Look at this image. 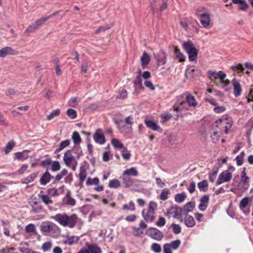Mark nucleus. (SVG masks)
<instances>
[{"instance_id": "1", "label": "nucleus", "mask_w": 253, "mask_h": 253, "mask_svg": "<svg viewBox=\"0 0 253 253\" xmlns=\"http://www.w3.org/2000/svg\"><path fill=\"white\" fill-rule=\"evenodd\" d=\"M51 218L64 227L73 228L77 223L78 217L75 214L68 215L66 213H58Z\"/></svg>"}, {"instance_id": "2", "label": "nucleus", "mask_w": 253, "mask_h": 253, "mask_svg": "<svg viewBox=\"0 0 253 253\" xmlns=\"http://www.w3.org/2000/svg\"><path fill=\"white\" fill-rule=\"evenodd\" d=\"M207 75L211 81L217 85L220 84L223 88L226 87L230 83V81L225 79L226 74L221 71L209 70Z\"/></svg>"}, {"instance_id": "3", "label": "nucleus", "mask_w": 253, "mask_h": 253, "mask_svg": "<svg viewBox=\"0 0 253 253\" xmlns=\"http://www.w3.org/2000/svg\"><path fill=\"white\" fill-rule=\"evenodd\" d=\"M232 118L228 116L224 115L215 122L216 126L219 127L220 133L228 134L229 130L233 125Z\"/></svg>"}, {"instance_id": "4", "label": "nucleus", "mask_w": 253, "mask_h": 253, "mask_svg": "<svg viewBox=\"0 0 253 253\" xmlns=\"http://www.w3.org/2000/svg\"><path fill=\"white\" fill-rule=\"evenodd\" d=\"M41 229L42 232H45L46 234L51 235L58 232L59 228L55 224L47 221L42 223Z\"/></svg>"}, {"instance_id": "5", "label": "nucleus", "mask_w": 253, "mask_h": 253, "mask_svg": "<svg viewBox=\"0 0 253 253\" xmlns=\"http://www.w3.org/2000/svg\"><path fill=\"white\" fill-rule=\"evenodd\" d=\"M185 97L186 100L182 101V102L186 103V107L195 108L197 105V103L194 97L191 94L186 92L181 96L177 97L178 100H180V98Z\"/></svg>"}, {"instance_id": "6", "label": "nucleus", "mask_w": 253, "mask_h": 253, "mask_svg": "<svg viewBox=\"0 0 253 253\" xmlns=\"http://www.w3.org/2000/svg\"><path fill=\"white\" fill-rule=\"evenodd\" d=\"M146 234L150 237L157 241H161L164 237L163 234L160 230L154 227L149 228L147 230Z\"/></svg>"}, {"instance_id": "7", "label": "nucleus", "mask_w": 253, "mask_h": 253, "mask_svg": "<svg viewBox=\"0 0 253 253\" xmlns=\"http://www.w3.org/2000/svg\"><path fill=\"white\" fill-rule=\"evenodd\" d=\"M232 177V173L228 170L222 172L218 176L216 184L220 185L224 182L229 181Z\"/></svg>"}, {"instance_id": "8", "label": "nucleus", "mask_w": 253, "mask_h": 253, "mask_svg": "<svg viewBox=\"0 0 253 253\" xmlns=\"http://www.w3.org/2000/svg\"><path fill=\"white\" fill-rule=\"evenodd\" d=\"M120 179H122L125 188H128L132 186L136 185L135 183V182L138 181L136 179H134L130 176L125 175L123 173L120 177Z\"/></svg>"}, {"instance_id": "9", "label": "nucleus", "mask_w": 253, "mask_h": 253, "mask_svg": "<svg viewBox=\"0 0 253 253\" xmlns=\"http://www.w3.org/2000/svg\"><path fill=\"white\" fill-rule=\"evenodd\" d=\"M18 52L10 46H5L0 49V57L4 58L7 55L17 54Z\"/></svg>"}, {"instance_id": "10", "label": "nucleus", "mask_w": 253, "mask_h": 253, "mask_svg": "<svg viewBox=\"0 0 253 253\" xmlns=\"http://www.w3.org/2000/svg\"><path fill=\"white\" fill-rule=\"evenodd\" d=\"M94 140L98 144L102 145L105 142V138L102 130L97 129L93 136Z\"/></svg>"}, {"instance_id": "11", "label": "nucleus", "mask_w": 253, "mask_h": 253, "mask_svg": "<svg viewBox=\"0 0 253 253\" xmlns=\"http://www.w3.org/2000/svg\"><path fill=\"white\" fill-rule=\"evenodd\" d=\"M63 161L67 167H70L72 163L77 161L74 155H72L70 151L67 150L64 154Z\"/></svg>"}, {"instance_id": "12", "label": "nucleus", "mask_w": 253, "mask_h": 253, "mask_svg": "<svg viewBox=\"0 0 253 253\" xmlns=\"http://www.w3.org/2000/svg\"><path fill=\"white\" fill-rule=\"evenodd\" d=\"M155 212L148 209H144L142 211V215L147 222H151L154 220Z\"/></svg>"}, {"instance_id": "13", "label": "nucleus", "mask_w": 253, "mask_h": 253, "mask_svg": "<svg viewBox=\"0 0 253 253\" xmlns=\"http://www.w3.org/2000/svg\"><path fill=\"white\" fill-rule=\"evenodd\" d=\"M200 18V21L203 27L208 28L211 24V12L203 14Z\"/></svg>"}, {"instance_id": "14", "label": "nucleus", "mask_w": 253, "mask_h": 253, "mask_svg": "<svg viewBox=\"0 0 253 253\" xmlns=\"http://www.w3.org/2000/svg\"><path fill=\"white\" fill-rule=\"evenodd\" d=\"M32 207V210L34 213H40L42 211L43 207L41 204L35 199H32L29 202Z\"/></svg>"}, {"instance_id": "15", "label": "nucleus", "mask_w": 253, "mask_h": 253, "mask_svg": "<svg viewBox=\"0 0 253 253\" xmlns=\"http://www.w3.org/2000/svg\"><path fill=\"white\" fill-rule=\"evenodd\" d=\"M209 202V196L207 195H205L201 197L200 199V203L199 205L198 208L201 211H205L208 207Z\"/></svg>"}, {"instance_id": "16", "label": "nucleus", "mask_w": 253, "mask_h": 253, "mask_svg": "<svg viewBox=\"0 0 253 253\" xmlns=\"http://www.w3.org/2000/svg\"><path fill=\"white\" fill-rule=\"evenodd\" d=\"M144 123L147 127L151 129L154 131H158L159 132L162 131V129L154 122L151 120H145Z\"/></svg>"}, {"instance_id": "17", "label": "nucleus", "mask_w": 253, "mask_h": 253, "mask_svg": "<svg viewBox=\"0 0 253 253\" xmlns=\"http://www.w3.org/2000/svg\"><path fill=\"white\" fill-rule=\"evenodd\" d=\"M232 83L234 88V95L235 97L239 96L242 92L241 86L240 83L235 79H233Z\"/></svg>"}, {"instance_id": "18", "label": "nucleus", "mask_w": 253, "mask_h": 253, "mask_svg": "<svg viewBox=\"0 0 253 253\" xmlns=\"http://www.w3.org/2000/svg\"><path fill=\"white\" fill-rule=\"evenodd\" d=\"M232 3L239 5V9L242 11H246L249 5L245 0H232Z\"/></svg>"}, {"instance_id": "19", "label": "nucleus", "mask_w": 253, "mask_h": 253, "mask_svg": "<svg viewBox=\"0 0 253 253\" xmlns=\"http://www.w3.org/2000/svg\"><path fill=\"white\" fill-rule=\"evenodd\" d=\"M68 150L70 151L72 155H74L76 159H79L83 155L82 149L79 146H75L73 149Z\"/></svg>"}, {"instance_id": "20", "label": "nucleus", "mask_w": 253, "mask_h": 253, "mask_svg": "<svg viewBox=\"0 0 253 253\" xmlns=\"http://www.w3.org/2000/svg\"><path fill=\"white\" fill-rule=\"evenodd\" d=\"M195 205L193 202H189L186 204L181 211V213L184 215H187L189 212L192 211L194 208Z\"/></svg>"}, {"instance_id": "21", "label": "nucleus", "mask_w": 253, "mask_h": 253, "mask_svg": "<svg viewBox=\"0 0 253 253\" xmlns=\"http://www.w3.org/2000/svg\"><path fill=\"white\" fill-rule=\"evenodd\" d=\"M52 177L50 173L46 170L41 176L40 178V183L42 185H45L47 183H48L50 180L51 178Z\"/></svg>"}, {"instance_id": "22", "label": "nucleus", "mask_w": 253, "mask_h": 253, "mask_svg": "<svg viewBox=\"0 0 253 253\" xmlns=\"http://www.w3.org/2000/svg\"><path fill=\"white\" fill-rule=\"evenodd\" d=\"M186 215L184 220L185 225L188 227H193L196 224L194 217L191 215Z\"/></svg>"}, {"instance_id": "23", "label": "nucleus", "mask_w": 253, "mask_h": 253, "mask_svg": "<svg viewBox=\"0 0 253 253\" xmlns=\"http://www.w3.org/2000/svg\"><path fill=\"white\" fill-rule=\"evenodd\" d=\"M79 240V238L78 236H68L63 241L65 244L68 245L69 246H72L75 244H77Z\"/></svg>"}, {"instance_id": "24", "label": "nucleus", "mask_w": 253, "mask_h": 253, "mask_svg": "<svg viewBox=\"0 0 253 253\" xmlns=\"http://www.w3.org/2000/svg\"><path fill=\"white\" fill-rule=\"evenodd\" d=\"M158 62L162 65H165L167 61L166 53L163 50H161L157 54L156 57Z\"/></svg>"}, {"instance_id": "25", "label": "nucleus", "mask_w": 253, "mask_h": 253, "mask_svg": "<svg viewBox=\"0 0 253 253\" xmlns=\"http://www.w3.org/2000/svg\"><path fill=\"white\" fill-rule=\"evenodd\" d=\"M55 15V13H53L48 16L46 17H42L37 21H36L34 23L35 26L37 27L38 29L40 27H41L46 21H47L49 18L52 17V16Z\"/></svg>"}, {"instance_id": "26", "label": "nucleus", "mask_w": 253, "mask_h": 253, "mask_svg": "<svg viewBox=\"0 0 253 253\" xmlns=\"http://www.w3.org/2000/svg\"><path fill=\"white\" fill-rule=\"evenodd\" d=\"M182 46L184 50L188 53L191 50H193L196 47L194 43L190 41L184 42L182 43Z\"/></svg>"}, {"instance_id": "27", "label": "nucleus", "mask_w": 253, "mask_h": 253, "mask_svg": "<svg viewBox=\"0 0 253 253\" xmlns=\"http://www.w3.org/2000/svg\"><path fill=\"white\" fill-rule=\"evenodd\" d=\"M42 193V191L41 192V193ZM38 196L41 199L42 202L46 205H49L53 203L52 200L48 195L40 194Z\"/></svg>"}, {"instance_id": "28", "label": "nucleus", "mask_w": 253, "mask_h": 253, "mask_svg": "<svg viewBox=\"0 0 253 253\" xmlns=\"http://www.w3.org/2000/svg\"><path fill=\"white\" fill-rule=\"evenodd\" d=\"M87 249L90 253H102L101 248L95 244L88 245Z\"/></svg>"}, {"instance_id": "29", "label": "nucleus", "mask_w": 253, "mask_h": 253, "mask_svg": "<svg viewBox=\"0 0 253 253\" xmlns=\"http://www.w3.org/2000/svg\"><path fill=\"white\" fill-rule=\"evenodd\" d=\"M210 12V10L204 6L198 7L195 11L196 15L199 17L202 16L203 14H205Z\"/></svg>"}, {"instance_id": "30", "label": "nucleus", "mask_w": 253, "mask_h": 253, "mask_svg": "<svg viewBox=\"0 0 253 253\" xmlns=\"http://www.w3.org/2000/svg\"><path fill=\"white\" fill-rule=\"evenodd\" d=\"M140 61L142 66H146L149 64L150 61V58L146 52H143L142 56L140 58Z\"/></svg>"}, {"instance_id": "31", "label": "nucleus", "mask_w": 253, "mask_h": 253, "mask_svg": "<svg viewBox=\"0 0 253 253\" xmlns=\"http://www.w3.org/2000/svg\"><path fill=\"white\" fill-rule=\"evenodd\" d=\"M198 50L196 48L187 53L188 55L189 60L191 61H196L198 57Z\"/></svg>"}, {"instance_id": "32", "label": "nucleus", "mask_w": 253, "mask_h": 253, "mask_svg": "<svg viewBox=\"0 0 253 253\" xmlns=\"http://www.w3.org/2000/svg\"><path fill=\"white\" fill-rule=\"evenodd\" d=\"M173 111H178L180 110L185 109L188 110V107H186V103L182 102L181 101L177 103V104H175L173 106Z\"/></svg>"}, {"instance_id": "33", "label": "nucleus", "mask_w": 253, "mask_h": 253, "mask_svg": "<svg viewBox=\"0 0 253 253\" xmlns=\"http://www.w3.org/2000/svg\"><path fill=\"white\" fill-rule=\"evenodd\" d=\"M170 194V190L168 188H164L162 190V192L159 196V198L162 201H165L169 198V195Z\"/></svg>"}, {"instance_id": "34", "label": "nucleus", "mask_w": 253, "mask_h": 253, "mask_svg": "<svg viewBox=\"0 0 253 253\" xmlns=\"http://www.w3.org/2000/svg\"><path fill=\"white\" fill-rule=\"evenodd\" d=\"M123 173L129 176L130 175L135 176L138 175V171L135 168L132 167L126 169Z\"/></svg>"}, {"instance_id": "35", "label": "nucleus", "mask_w": 253, "mask_h": 253, "mask_svg": "<svg viewBox=\"0 0 253 253\" xmlns=\"http://www.w3.org/2000/svg\"><path fill=\"white\" fill-rule=\"evenodd\" d=\"M174 53H175V56L179 62H183L185 61V57L183 53H182L180 49L177 47H174Z\"/></svg>"}, {"instance_id": "36", "label": "nucleus", "mask_w": 253, "mask_h": 253, "mask_svg": "<svg viewBox=\"0 0 253 253\" xmlns=\"http://www.w3.org/2000/svg\"><path fill=\"white\" fill-rule=\"evenodd\" d=\"M79 177L80 182L83 183L86 177V169L84 167L81 166L80 167Z\"/></svg>"}, {"instance_id": "37", "label": "nucleus", "mask_w": 253, "mask_h": 253, "mask_svg": "<svg viewBox=\"0 0 253 253\" xmlns=\"http://www.w3.org/2000/svg\"><path fill=\"white\" fill-rule=\"evenodd\" d=\"M186 194L184 192L176 194L174 196L175 201L178 203H181L185 200Z\"/></svg>"}, {"instance_id": "38", "label": "nucleus", "mask_w": 253, "mask_h": 253, "mask_svg": "<svg viewBox=\"0 0 253 253\" xmlns=\"http://www.w3.org/2000/svg\"><path fill=\"white\" fill-rule=\"evenodd\" d=\"M37 176V174L36 173H33L30 175H28L26 178L22 180V183L23 184H28L34 180L35 178Z\"/></svg>"}, {"instance_id": "39", "label": "nucleus", "mask_w": 253, "mask_h": 253, "mask_svg": "<svg viewBox=\"0 0 253 253\" xmlns=\"http://www.w3.org/2000/svg\"><path fill=\"white\" fill-rule=\"evenodd\" d=\"M110 188H118L121 186V183L117 179H113L110 180L108 184Z\"/></svg>"}, {"instance_id": "40", "label": "nucleus", "mask_w": 253, "mask_h": 253, "mask_svg": "<svg viewBox=\"0 0 253 253\" xmlns=\"http://www.w3.org/2000/svg\"><path fill=\"white\" fill-rule=\"evenodd\" d=\"M198 187L200 191L206 192L208 188V181L206 180H204L198 183Z\"/></svg>"}, {"instance_id": "41", "label": "nucleus", "mask_w": 253, "mask_h": 253, "mask_svg": "<svg viewBox=\"0 0 253 253\" xmlns=\"http://www.w3.org/2000/svg\"><path fill=\"white\" fill-rule=\"evenodd\" d=\"M99 183V179L98 177H94L91 178V177H88L86 182V184L87 186L89 185H98Z\"/></svg>"}, {"instance_id": "42", "label": "nucleus", "mask_w": 253, "mask_h": 253, "mask_svg": "<svg viewBox=\"0 0 253 253\" xmlns=\"http://www.w3.org/2000/svg\"><path fill=\"white\" fill-rule=\"evenodd\" d=\"M70 144V141L68 139H66L64 141H62L60 144L59 147L56 149V152H59L65 148L68 147Z\"/></svg>"}, {"instance_id": "43", "label": "nucleus", "mask_w": 253, "mask_h": 253, "mask_svg": "<svg viewBox=\"0 0 253 253\" xmlns=\"http://www.w3.org/2000/svg\"><path fill=\"white\" fill-rule=\"evenodd\" d=\"M122 209L124 210L134 211L135 210L134 203L132 201H130L128 204L124 205Z\"/></svg>"}, {"instance_id": "44", "label": "nucleus", "mask_w": 253, "mask_h": 253, "mask_svg": "<svg viewBox=\"0 0 253 253\" xmlns=\"http://www.w3.org/2000/svg\"><path fill=\"white\" fill-rule=\"evenodd\" d=\"M72 138L75 144H78L81 142V137L79 133L77 131H75L73 133Z\"/></svg>"}, {"instance_id": "45", "label": "nucleus", "mask_w": 253, "mask_h": 253, "mask_svg": "<svg viewBox=\"0 0 253 253\" xmlns=\"http://www.w3.org/2000/svg\"><path fill=\"white\" fill-rule=\"evenodd\" d=\"M151 250L155 253H160L162 251V248L159 244L155 243L151 245Z\"/></svg>"}, {"instance_id": "46", "label": "nucleus", "mask_w": 253, "mask_h": 253, "mask_svg": "<svg viewBox=\"0 0 253 253\" xmlns=\"http://www.w3.org/2000/svg\"><path fill=\"white\" fill-rule=\"evenodd\" d=\"M61 166L58 161H55L53 162H51V170L52 171H57L60 170Z\"/></svg>"}, {"instance_id": "47", "label": "nucleus", "mask_w": 253, "mask_h": 253, "mask_svg": "<svg viewBox=\"0 0 253 253\" xmlns=\"http://www.w3.org/2000/svg\"><path fill=\"white\" fill-rule=\"evenodd\" d=\"M111 143L112 145L116 148H124L125 147L119 140L116 138L112 139Z\"/></svg>"}, {"instance_id": "48", "label": "nucleus", "mask_w": 253, "mask_h": 253, "mask_svg": "<svg viewBox=\"0 0 253 253\" xmlns=\"http://www.w3.org/2000/svg\"><path fill=\"white\" fill-rule=\"evenodd\" d=\"M122 155L123 159L126 161L128 160L130 158V153L126 147H124L122 152Z\"/></svg>"}, {"instance_id": "49", "label": "nucleus", "mask_w": 253, "mask_h": 253, "mask_svg": "<svg viewBox=\"0 0 253 253\" xmlns=\"http://www.w3.org/2000/svg\"><path fill=\"white\" fill-rule=\"evenodd\" d=\"M60 114V110L59 109H57L53 110L51 113L47 116V120H51L53 118L58 116Z\"/></svg>"}, {"instance_id": "50", "label": "nucleus", "mask_w": 253, "mask_h": 253, "mask_svg": "<svg viewBox=\"0 0 253 253\" xmlns=\"http://www.w3.org/2000/svg\"><path fill=\"white\" fill-rule=\"evenodd\" d=\"M231 68L235 72H237L238 73H242L245 70L243 65L241 63L233 65L231 67Z\"/></svg>"}, {"instance_id": "51", "label": "nucleus", "mask_w": 253, "mask_h": 253, "mask_svg": "<svg viewBox=\"0 0 253 253\" xmlns=\"http://www.w3.org/2000/svg\"><path fill=\"white\" fill-rule=\"evenodd\" d=\"M249 198L248 197H245L240 201L239 204V208L241 210H243L249 204Z\"/></svg>"}, {"instance_id": "52", "label": "nucleus", "mask_w": 253, "mask_h": 253, "mask_svg": "<svg viewBox=\"0 0 253 253\" xmlns=\"http://www.w3.org/2000/svg\"><path fill=\"white\" fill-rule=\"evenodd\" d=\"M15 145V143L13 141L8 142L4 148V151L5 154H8L12 150Z\"/></svg>"}, {"instance_id": "53", "label": "nucleus", "mask_w": 253, "mask_h": 253, "mask_svg": "<svg viewBox=\"0 0 253 253\" xmlns=\"http://www.w3.org/2000/svg\"><path fill=\"white\" fill-rule=\"evenodd\" d=\"M68 173V170L65 169H63L59 173H58L55 177V179L57 181H59L60 180H61L63 177L64 176H65V175H66Z\"/></svg>"}, {"instance_id": "54", "label": "nucleus", "mask_w": 253, "mask_h": 253, "mask_svg": "<svg viewBox=\"0 0 253 253\" xmlns=\"http://www.w3.org/2000/svg\"><path fill=\"white\" fill-rule=\"evenodd\" d=\"M133 83L135 85H138L140 88H143L142 85V80L140 76H136Z\"/></svg>"}, {"instance_id": "55", "label": "nucleus", "mask_w": 253, "mask_h": 253, "mask_svg": "<svg viewBox=\"0 0 253 253\" xmlns=\"http://www.w3.org/2000/svg\"><path fill=\"white\" fill-rule=\"evenodd\" d=\"M68 116L71 119H74L77 117V112L73 109H69L67 111Z\"/></svg>"}, {"instance_id": "56", "label": "nucleus", "mask_w": 253, "mask_h": 253, "mask_svg": "<svg viewBox=\"0 0 253 253\" xmlns=\"http://www.w3.org/2000/svg\"><path fill=\"white\" fill-rule=\"evenodd\" d=\"M28 168V166L26 164H23L21 167L16 171V173L17 174H22L25 173Z\"/></svg>"}, {"instance_id": "57", "label": "nucleus", "mask_w": 253, "mask_h": 253, "mask_svg": "<svg viewBox=\"0 0 253 253\" xmlns=\"http://www.w3.org/2000/svg\"><path fill=\"white\" fill-rule=\"evenodd\" d=\"M52 246L51 242H46L43 243L42 246V249L43 252H47L50 250Z\"/></svg>"}, {"instance_id": "58", "label": "nucleus", "mask_w": 253, "mask_h": 253, "mask_svg": "<svg viewBox=\"0 0 253 253\" xmlns=\"http://www.w3.org/2000/svg\"><path fill=\"white\" fill-rule=\"evenodd\" d=\"M171 226L172 227L173 232L175 234H178L181 232V227L179 225L172 223L171 224Z\"/></svg>"}, {"instance_id": "59", "label": "nucleus", "mask_w": 253, "mask_h": 253, "mask_svg": "<svg viewBox=\"0 0 253 253\" xmlns=\"http://www.w3.org/2000/svg\"><path fill=\"white\" fill-rule=\"evenodd\" d=\"M172 115L169 113H167L161 115V123L164 124L165 122L170 119Z\"/></svg>"}, {"instance_id": "60", "label": "nucleus", "mask_w": 253, "mask_h": 253, "mask_svg": "<svg viewBox=\"0 0 253 253\" xmlns=\"http://www.w3.org/2000/svg\"><path fill=\"white\" fill-rule=\"evenodd\" d=\"M79 101L78 100V98L77 97H73L70 99L68 101V105L69 106L75 107L78 104Z\"/></svg>"}, {"instance_id": "61", "label": "nucleus", "mask_w": 253, "mask_h": 253, "mask_svg": "<svg viewBox=\"0 0 253 253\" xmlns=\"http://www.w3.org/2000/svg\"><path fill=\"white\" fill-rule=\"evenodd\" d=\"M169 244L171 249L173 250H176L180 246V241L179 240H176Z\"/></svg>"}, {"instance_id": "62", "label": "nucleus", "mask_w": 253, "mask_h": 253, "mask_svg": "<svg viewBox=\"0 0 253 253\" xmlns=\"http://www.w3.org/2000/svg\"><path fill=\"white\" fill-rule=\"evenodd\" d=\"M36 30H38L37 27L33 23L28 27V28L25 30V34L33 33Z\"/></svg>"}, {"instance_id": "63", "label": "nucleus", "mask_w": 253, "mask_h": 253, "mask_svg": "<svg viewBox=\"0 0 253 253\" xmlns=\"http://www.w3.org/2000/svg\"><path fill=\"white\" fill-rule=\"evenodd\" d=\"M220 134L218 131H215L211 135V138L214 143H216L219 139Z\"/></svg>"}, {"instance_id": "64", "label": "nucleus", "mask_w": 253, "mask_h": 253, "mask_svg": "<svg viewBox=\"0 0 253 253\" xmlns=\"http://www.w3.org/2000/svg\"><path fill=\"white\" fill-rule=\"evenodd\" d=\"M19 251L21 253H41L25 247L20 248Z\"/></svg>"}]
</instances>
